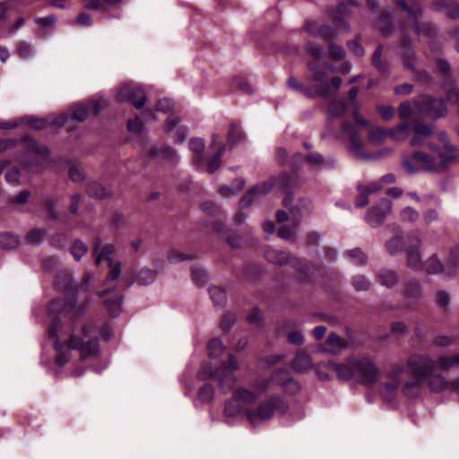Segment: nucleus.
Here are the masks:
<instances>
[{
  "label": "nucleus",
  "instance_id": "obj_49",
  "mask_svg": "<svg viewBox=\"0 0 459 459\" xmlns=\"http://www.w3.org/2000/svg\"><path fill=\"white\" fill-rule=\"evenodd\" d=\"M207 349L211 358H216L222 354L224 351V347L221 341L216 338L209 342Z\"/></svg>",
  "mask_w": 459,
  "mask_h": 459
},
{
  "label": "nucleus",
  "instance_id": "obj_56",
  "mask_svg": "<svg viewBox=\"0 0 459 459\" xmlns=\"http://www.w3.org/2000/svg\"><path fill=\"white\" fill-rule=\"evenodd\" d=\"M421 292L420 284L416 281H410L406 284L405 295L408 298H418Z\"/></svg>",
  "mask_w": 459,
  "mask_h": 459
},
{
  "label": "nucleus",
  "instance_id": "obj_45",
  "mask_svg": "<svg viewBox=\"0 0 459 459\" xmlns=\"http://www.w3.org/2000/svg\"><path fill=\"white\" fill-rule=\"evenodd\" d=\"M432 108L429 110V115L433 118H438L445 117L447 113V109L445 101L441 99H436L435 104H432Z\"/></svg>",
  "mask_w": 459,
  "mask_h": 459
},
{
  "label": "nucleus",
  "instance_id": "obj_23",
  "mask_svg": "<svg viewBox=\"0 0 459 459\" xmlns=\"http://www.w3.org/2000/svg\"><path fill=\"white\" fill-rule=\"evenodd\" d=\"M326 368L333 373L337 378L344 381L354 380V361L353 356L350 357L343 362L336 363L329 361Z\"/></svg>",
  "mask_w": 459,
  "mask_h": 459
},
{
  "label": "nucleus",
  "instance_id": "obj_39",
  "mask_svg": "<svg viewBox=\"0 0 459 459\" xmlns=\"http://www.w3.org/2000/svg\"><path fill=\"white\" fill-rule=\"evenodd\" d=\"M209 292H210V296H211V299H212L214 306H216V307H223L224 306V304L226 302L227 295H226V291L223 288L214 286V287L210 288Z\"/></svg>",
  "mask_w": 459,
  "mask_h": 459
},
{
  "label": "nucleus",
  "instance_id": "obj_3",
  "mask_svg": "<svg viewBox=\"0 0 459 459\" xmlns=\"http://www.w3.org/2000/svg\"><path fill=\"white\" fill-rule=\"evenodd\" d=\"M407 367L414 380L406 382L403 392L408 397H415L420 394L422 383L437 369V359L426 354H413L408 359Z\"/></svg>",
  "mask_w": 459,
  "mask_h": 459
},
{
  "label": "nucleus",
  "instance_id": "obj_6",
  "mask_svg": "<svg viewBox=\"0 0 459 459\" xmlns=\"http://www.w3.org/2000/svg\"><path fill=\"white\" fill-rule=\"evenodd\" d=\"M107 105L108 100L103 98L79 103L75 105L71 111L65 112L58 116L59 121H63V119L65 120L64 124H60V127L67 126L68 130L71 131L75 122L81 123L85 121L91 113L97 116Z\"/></svg>",
  "mask_w": 459,
  "mask_h": 459
},
{
  "label": "nucleus",
  "instance_id": "obj_58",
  "mask_svg": "<svg viewBox=\"0 0 459 459\" xmlns=\"http://www.w3.org/2000/svg\"><path fill=\"white\" fill-rule=\"evenodd\" d=\"M328 52L330 57L334 61H341L345 57V51L343 48L333 43L328 46Z\"/></svg>",
  "mask_w": 459,
  "mask_h": 459
},
{
  "label": "nucleus",
  "instance_id": "obj_54",
  "mask_svg": "<svg viewBox=\"0 0 459 459\" xmlns=\"http://www.w3.org/2000/svg\"><path fill=\"white\" fill-rule=\"evenodd\" d=\"M359 195L357 196L355 200V206L357 208H363L368 204V196L370 194L368 193V188H366L364 186H359Z\"/></svg>",
  "mask_w": 459,
  "mask_h": 459
},
{
  "label": "nucleus",
  "instance_id": "obj_30",
  "mask_svg": "<svg viewBox=\"0 0 459 459\" xmlns=\"http://www.w3.org/2000/svg\"><path fill=\"white\" fill-rule=\"evenodd\" d=\"M189 150L195 155L194 158V163L198 165L204 160V150L205 147V142L204 139L195 137L190 139L188 143Z\"/></svg>",
  "mask_w": 459,
  "mask_h": 459
},
{
  "label": "nucleus",
  "instance_id": "obj_63",
  "mask_svg": "<svg viewBox=\"0 0 459 459\" xmlns=\"http://www.w3.org/2000/svg\"><path fill=\"white\" fill-rule=\"evenodd\" d=\"M306 52L314 57H320L323 55V47L314 42H307L305 47Z\"/></svg>",
  "mask_w": 459,
  "mask_h": 459
},
{
  "label": "nucleus",
  "instance_id": "obj_29",
  "mask_svg": "<svg viewBox=\"0 0 459 459\" xmlns=\"http://www.w3.org/2000/svg\"><path fill=\"white\" fill-rule=\"evenodd\" d=\"M27 123H29L35 129H43L48 126H58L60 127V124H64L65 120L59 121L58 116H50L45 118H38L35 117H29L26 118Z\"/></svg>",
  "mask_w": 459,
  "mask_h": 459
},
{
  "label": "nucleus",
  "instance_id": "obj_24",
  "mask_svg": "<svg viewBox=\"0 0 459 459\" xmlns=\"http://www.w3.org/2000/svg\"><path fill=\"white\" fill-rule=\"evenodd\" d=\"M396 3L407 13L408 20L410 21L413 30L418 35L423 33L425 29H429L427 25H423V29H420L417 24L418 19L421 13V9L419 4L413 1H411L410 4H408L405 0H397Z\"/></svg>",
  "mask_w": 459,
  "mask_h": 459
},
{
  "label": "nucleus",
  "instance_id": "obj_41",
  "mask_svg": "<svg viewBox=\"0 0 459 459\" xmlns=\"http://www.w3.org/2000/svg\"><path fill=\"white\" fill-rule=\"evenodd\" d=\"M19 245V238L12 233L0 234V248L1 249H13Z\"/></svg>",
  "mask_w": 459,
  "mask_h": 459
},
{
  "label": "nucleus",
  "instance_id": "obj_38",
  "mask_svg": "<svg viewBox=\"0 0 459 459\" xmlns=\"http://www.w3.org/2000/svg\"><path fill=\"white\" fill-rule=\"evenodd\" d=\"M456 367L455 353L442 355L437 359V369L448 371Z\"/></svg>",
  "mask_w": 459,
  "mask_h": 459
},
{
  "label": "nucleus",
  "instance_id": "obj_27",
  "mask_svg": "<svg viewBox=\"0 0 459 459\" xmlns=\"http://www.w3.org/2000/svg\"><path fill=\"white\" fill-rule=\"evenodd\" d=\"M178 122L179 117H169L164 126V131L175 138L177 143H181L186 137L187 130L184 126H178Z\"/></svg>",
  "mask_w": 459,
  "mask_h": 459
},
{
  "label": "nucleus",
  "instance_id": "obj_28",
  "mask_svg": "<svg viewBox=\"0 0 459 459\" xmlns=\"http://www.w3.org/2000/svg\"><path fill=\"white\" fill-rule=\"evenodd\" d=\"M306 30L313 37H319L324 39L325 41H332L336 39L337 34L328 25L318 26L315 22H307L306 25Z\"/></svg>",
  "mask_w": 459,
  "mask_h": 459
},
{
  "label": "nucleus",
  "instance_id": "obj_47",
  "mask_svg": "<svg viewBox=\"0 0 459 459\" xmlns=\"http://www.w3.org/2000/svg\"><path fill=\"white\" fill-rule=\"evenodd\" d=\"M127 129L131 134L141 136L143 129L142 117L136 115L134 118L130 119L127 122Z\"/></svg>",
  "mask_w": 459,
  "mask_h": 459
},
{
  "label": "nucleus",
  "instance_id": "obj_42",
  "mask_svg": "<svg viewBox=\"0 0 459 459\" xmlns=\"http://www.w3.org/2000/svg\"><path fill=\"white\" fill-rule=\"evenodd\" d=\"M400 219L404 223H415L420 219V213L414 208L407 206L401 211Z\"/></svg>",
  "mask_w": 459,
  "mask_h": 459
},
{
  "label": "nucleus",
  "instance_id": "obj_9",
  "mask_svg": "<svg viewBox=\"0 0 459 459\" xmlns=\"http://www.w3.org/2000/svg\"><path fill=\"white\" fill-rule=\"evenodd\" d=\"M354 121L355 125L351 124V122H344L342 126V131L349 135L351 150L352 153L356 157L364 160H373L377 157H380L383 152H377V154H366L363 152V142L358 136L359 132L357 126L367 127L368 123L361 116H359L357 111L354 112Z\"/></svg>",
  "mask_w": 459,
  "mask_h": 459
},
{
  "label": "nucleus",
  "instance_id": "obj_13",
  "mask_svg": "<svg viewBox=\"0 0 459 459\" xmlns=\"http://www.w3.org/2000/svg\"><path fill=\"white\" fill-rule=\"evenodd\" d=\"M423 268L429 274L445 273L446 275H451L455 269L459 268V247L452 249L445 265L440 263L436 255H433L425 262Z\"/></svg>",
  "mask_w": 459,
  "mask_h": 459
},
{
  "label": "nucleus",
  "instance_id": "obj_36",
  "mask_svg": "<svg viewBox=\"0 0 459 459\" xmlns=\"http://www.w3.org/2000/svg\"><path fill=\"white\" fill-rule=\"evenodd\" d=\"M89 195L91 196L103 199L109 196L112 193L111 189L108 186H103L101 183L94 182L92 183L88 189Z\"/></svg>",
  "mask_w": 459,
  "mask_h": 459
},
{
  "label": "nucleus",
  "instance_id": "obj_7",
  "mask_svg": "<svg viewBox=\"0 0 459 459\" xmlns=\"http://www.w3.org/2000/svg\"><path fill=\"white\" fill-rule=\"evenodd\" d=\"M312 211L311 202L307 199L299 200V204L295 207L290 208V215L283 211H278L276 219L278 223L287 221L278 230V236L282 239H288L291 237L292 229L299 224V217L302 214H308Z\"/></svg>",
  "mask_w": 459,
  "mask_h": 459
},
{
  "label": "nucleus",
  "instance_id": "obj_50",
  "mask_svg": "<svg viewBox=\"0 0 459 459\" xmlns=\"http://www.w3.org/2000/svg\"><path fill=\"white\" fill-rule=\"evenodd\" d=\"M391 16L384 13L378 19V29L384 36L388 35L392 30Z\"/></svg>",
  "mask_w": 459,
  "mask_h": 459
},
{
  "label": "nucleus",
  "instance_id": "obj_26",
  "mask_svg": "<svg viewBox=\"0 0 459 459\" xmlns=\"http://www.w3.org/2000/svg\"><path fill=\"white\" fill-rule=\"evenodd\" d=\"M115 289H107L99 293L100 298L105 299V306L112 317H116L121 311V296L114 291Z\"/></svg>",
  "mask_w": 459,
  "mask_h": 459
},
{
  "label": "nucleus",
  "instance_id": "obj_43",
  "mask_svg": "<svg viewBox=\"0 0 459 459\" xmlns=\"http://www.w3.org/2000/svg\"><path fill=\"white\" fill-rule=\"evenodd\" d=\"M347 110L346 104L342 100H333L329 104L328 112L331 117H342Z\"/></svg>",
  "mask_w": 459,
  "mask_h": 459
},
{
  "label": "nucleus",
  "instance_id": "obj_59",
  "mask_svg": "<svg viewBox=\"0 0 459 459\" xmlns=\"http://www.w3.org/2000/svg\"><path fill=\"white\" fill-rule=\"evenodd\" d=\"M192 278L196 285L202 286L207 279V274L204 269L195 267L192 269Z\"/></svg>",
  "mask_w": 459,
  "mask_h": 459
},
{
  "label": "nucleus",
  "instance_id": "obj_35",
  "mask_svg": "<svg viewBox=\"0 0 459 459\" xmlns=\"http://www.w3.org/2000/svg\"><path fill=\"white\" fill-rule=\"evenodd\" d=\"M266 259L274 264L283 265L290 260L289 255L281 250L270 249L265 254Z\"/></svg>",
  "mask_w": 459,
  "mask_h": 459
},
{
  "label": "nucleus",
  "instance_id": "obj_32",
  "mask_svg": "<svg viewBox=\"0 0 459 459\" xmlns=\"http://www.w3.org/2000/svg\"><path fill=\"white\" fill-rule=\"evenodd\" d=\"M326 344L329 347V351L333 354H337L345 350L348 346L346 340L341 338L334 333L328 335Z\"/></svg>",
  "mask_w": 459,
  "mask_h": 459
},
{
  "label": "nucleus",
  "instance_id": "obj_15",
  "mask_svg": "<svg viewBox=\"0 0 459 459\" xmlns=\"http://www.w3.org/2000/svg\"><path fill=\"white\" fill-rule=\"evenodd\" d=\"M115 252V247L111 244L102 246L100 240H96L94 244V255L97 264H100L103 261H108L110 267L108 281L117 280L121 273V264H114L111 255Z\"/></svg>",
  "mask_w": 459,
  "mask_h": 459
},
{
  "label": "nucleus",
  "instance_id": "obj_1",
  "mask_svg": "<svg viewBox=\"0 0 459 459\" xmlns=\"http://www.w3.org/2000/svg\"><path fill=\"white\" fill-rule=\"evenodd\" d=\"M91 281V277L87 276L83 282L74 285L70 276L58 277L56 286L59 290L67 294L71 293V298L57 299L49 305V316L51 317L48 340L51 341L53 347L57 352L56 363L58 367H63L70 359L71 349L77 350L82 359L93 357L99 352L98 336L108 340L111 336L110 330L108 325H104L99 329L93 322H88L82 325L80 330L74 329L69 342L65 338L63 325L61 318H68L69 320H76L82 317L88 308V304H78L74 297L75 293L80 290L88 289Z\"/></svg>",
  "mask_w": 459,
  "mask_h": 459
},
{
  "label": "nucleus",
  "instance_id": "obj_17",
  "mask_svg": "<svg viewBox=\"0 0 459 459\" xmlns=\"http://www.w3.org/2000/svg\"><path fill=\"white\" fill-rule=\"evenodd\" d=\"M210 151L212 152V156L197 165V169L212 174L221 167V158L225 152V146L221 141L218 134L212 135V142L210 145Z\"/></svg>",
  "mask_w": 459,
  "mask_h": 459
},
{
  "label": "nucleus",
  "instance_id": "obj_55",
  "mask_svg": "<svg viewBox=\"0 0 459 459\" xmlns=\"http://www.w3.org/2000/svg\"><path fill=\"white\" fill-rule=\"evenodd\" d=\"M21 172L18 168L11 166L8 168L5 173V180L11 185L17 186L20 184Z\"/></svg>",
  "mask_w": 459,
  "mask_h": 459
},
{
  "label": "nucleus",
  "instance_id": "obj_19",
  "mask_svg": "<svg viewBox=\"0 0 459 459\" xmlns=\"http://www.w3.org/2000/svg\"><path fill=\"white\" fill-rule=\"evenodd\" d=\"M391 202L383 198L377 205H374L366 214L365 221L371 228L379 227L385 217L391 212Z\"/></svg>",
  "mask_w": 459,
  "mask_h": 459
},
{
  "label": "nucleus",
  "instance_id": "obj_33",
  "mask_svg": "<svg viewBox=\"0 0 459 459\" xmlns=\"http://www.w3.org/2000/svg\"><path fill=\"white\" fill-rule=\"evenodd\" d=\"M377 279L379 282L386 287L393 288L399 281V277L394 271L383 269L377 273Z\"/></svg>",
  "mask_w": 459,
  "mask_h": 459
},
{
  "label": "nucleus",
  "instance_id": "obj_46",
  "mask_svg": "<svg viewBox=\"0 0 459 459\" xmlns=\"http://www.w3.org/2000/svg\"><path fill=\"white\" fill-rule=\"evenodd\" d=\"M18 54L23 59H30L35 56L36 49L30 43L22 41L18 44Z\"/></svg>",
  "mask_w": 459,
  "mask_h": 459
},
{
  "label": "nucleus",
  "instance_id": "obj_22",
  "mask_svg": "<svg viewBox=\"0 0 459 459\" xmlns=\"http://www.w3.org/2000/svg\"><path fill=\"white\" fill-rule=\"evenodd\" d=\"M22 145L28 149V155L30 156V159L32 160V161H30L26 157L21 159V162L28 168H34L39 165L35 159L36 155H39L42 158H47L50 153L48 147L39 146L33 139L30 138H24L22 140Z\"/></svg>",
  "mask_w": 459,
  "mask_h": 459
},
{
  "label": "nucleus",
  "instance_id": "obj_61",
  "mask_svg": "<svg viewBox=\"0 0 459 459\" xmlns=\"http://www.w3.org/2000/svg\"><path fill=\"white\" fill-rule=\"evenodd\" d=\"M68 176L74 182H80L84 179V172L77 165H71L68 170Z\"/></svg>",
  "mask_w": 459,
  "mask_h": 459
},
{
  "label": "nucleus",
  "instance_id": "obj_53",
  "mask_svg": "<svg viewBox=\"0 0 459 459\" xmlns=\"http://www.w3.org/2000/svg\"><path fill=\"white\" fill-rule=\"evenodd\" d=\"M245 186V181L242 178H237L234 181V187L223 186L221 188V193L225 196H230L237 195Z\"/></svg>",
  "mask_w": 459,
  "mask_h": 459
},
{
  "label": "nucleus",
  "instance_id": "obj_48",
  "mask_svg": "<svg viewBox=\"0 0 459 459\" xmlns=\"http://www.w3.org/2000/svg\"><path fill=\"white\" fill-rule=\"evenodd\" d=\"M154 107L156 114L162 113L164 115H169L173 111L174 104L173 101L169 99H160L155 103Z\"/></svg>",
  "mask_w": 459,
  "mask_h": 459
},
{
  "label": "nucleus",
  "instance_id": "obj_12",
  "mask_svg": "<svg viewBox=\"0 0 459 459\" xmlns=\"http://www.w3.org/2000/svg\"><path fill=\"white\" fill-rule=\"evenodd\" d=\"M269 385V380H263L255 385L252 390L244 386H238L236 388L234 398L232 399L238 403L242 411L251 409L250 406L255 403L259 396L267 391Z\"/></svg>",
  "mask_w": 459,
  "mask_h": 459
},
{
  "label": "nucleus",
  "instance_id": "obj_5",
  "mask_svg": "<svg viewBox=\"0 0 459 459\" xmlns=\"http://www.w3.org/2000/svg\"><path fill=\"white\" fill-rule=\"evenodd\" d=\"M239 368L238 360L234 355H229L228 363H223L218 369H212L204 365L198 374L201 380H217L220 390L226 394L232 390L237 382L235 372Z\"/></svg>",
  "mask_w": 459,
  "mask_h": 459
},
{
  "label": "nucleus",
  "instance_id": "obj_18",
  "mask_svg": "<svg viewBox=\"0 0 459 459\" xmlns=\"http://www.w3.org/2000/svg\"><path fill=\"white\" fill-rule=\"evenodd\" d=\"M117 98L120 101L131 100L138 109L143 108V90L140 85L132 82L122 85Z\"/></svg>",
  "mask_w": 459,
  "mask_h": 459
},
{
  "label": "nucleus",
  "instance_id": "obj_2",
  "mask_svg": "<svg viewBox=\"0 0 459 459\" xmlns=\"http://www.w3.org/2000/svg\"><path fill=\"white\" fill-rule=\"evenodd\" d=\"M289 408L288 403L280 395H272L258 403L255 409L241 410L238 403L233 399L226 402L223 415L227 423L242 415L252 427H257L276 414H283Z\"/></svg>",
  "mask_w": 459,
  "mask_h": 459
},
{
  "label": "nucleus",
  "instance_id": "obj_60",
  "mask_svg": "<svg viewBox=\"0 0 459 459\" xmlns=\"http://www.w3.org/2000/svg\"><path fill=\"white\" fill-rule=\"evenodd\" d=\"M190 258L191 256L189 255L176 249L172 250L168 255V259L171 264H176L181 261L188 260Z\"/></svg>",
  "mask_w": 459,
  "mask_h": 459
},
{
  "label": "nucleus",
  "instance_id": "obj_57",
  "mask_svg": "<svg viewBox=\"0 0 459 459\" xmlns=\"http://www.w3.org/2000/svg\"><path fill=\"white\" fill-rule=\"evenodd\" d=\"M413 132L417 135L429 136L433 134L432 125L424 124L422 122H416L413 125Z\"/></svg>",
  "mask_w": 459,
  "mask_h": 459
},
{
  "label": "nucleus",
  "instance_id": "obj_31",
  "mask_svg": "<svg viewBox=\"0 0 459 459\" xmlns=\"http://www.w3.org/2000/svg\"><path fill=\"white\" fill-rule=\"evenodd\" d=\"M427 379L431 392L439 393L449 387V382L440 374L431 373Z\"/></svg>",
  "mask_w": 459,
  "mask_h": 459
},
{
  "label": "nucleus",
  "instance_id": "obj_10",
  "mask_svg": "<svg viewBox=\"0 0 459 459\" xmlns=\"http://www.w3.org/2000/svg\"><path fill=\"white\" fill-rule=\"evenodd\" d=\"M354 380L365 385H373L379 378V368L368 355L353 356Z\"/></svg>",
  "mask_w": 459,
  "mask_h": 459
},
{
  "label": "nucleus",
  "instance_id": "obj_8",
  "mask_svg": "<svg viewBox=\"0 0 459 459\" xmlns=\"http://www.w3.org/2000/svg\"><path fill=\"white\" fill-rule=\"evenodd\" d=\"M290 186V178L282 173L278 178H272L268 182H263L255 186L248 193L243 196L239 201V205L242 209L249 206L253 202L261 199L267 195L273 187L278 190H284Z\"/></svg>",
  "mask_w": 459,
  "mask_h": 459
},
{
  "label": "nucleus",
  "instance_id": "obj_64",
  "mask_svg": "<svg viewBox=\"0 0 459 459\" xmlns=\"http://www.w3.org/2000/svg\"><path fill=\"white\" fill-rule=\"evenodd\" d=\"M369 284L368 280L365 276L358 275L353 278V286L359 291L368 290Z\"/></svg>",
  "mask_w": 459,
  "mask_h": 459
},
{
  "label": "nucleus",
  "instance_id": "obj_14",
  "mask_svg": "<svg viewBox=\"0 0 459 459\" xmlns=\"http://www.w3.org/2000/svg\"><path fill=\"white\" fill-rule=\"evenodd\" d=\"M407 246H406V263L408 267L415 271L423 269V263L421 261V255L420 252V247L421 244V237L420 230H413L407 236Z\"/></svg>",
  "mask_w": 459,
  "mask_h": 459
},
{
  "label": "nucleus",
  "instance_id": "obj_20",
  "mask_svg": "<svg viewBox=\"0 0 459 459\" xmlns=\"http://www.w3.org/2000/svg\"><path fill=\"white\" fill-rule=\"evenodd\" d=\"M404 372V367L402 365H394L392 367L388 373V377L391 382L385 383L381 391L385 399L392 400L394 397Z\"/></svg>",
  "mask_w": 459,
  "mask_h": 459
},
{
  "label": "nucleus",
  "instance_id": "obj_16",
  "mask_svg": "<svg viewBox=\"0 0 459 459\" xmlns=\"http://www.w3.org/2000/svg\"><path fill=\"white\" fill-rule=\"evenodd\" d=\"M410 126L408 123H403L397 127L385 131L379 127H371L368 132V141L373 144H381L390 136L395 141L404 140L409 133Z\"/></svg>",
  "mask_w": 459,
  "mask_h": 459
},
{
  "label": "nucleus",
  "instance_id": "obj_62",
  "mask_svg": "<svg viewBox=\"0 0 459 459\" xmlns=\"http://www.w3.org/2000/svg\"><path fill=\"white\" fill-rule=\"evenodd\" d=\"M347 255L353 258L358 264H365L367 263V256L359 248L348 250Z\"/></svg>",
  "mask_w": 459,
  "mask_h": 459
},
{
  "label": "nucleus",
  "instance_id": "obj_11",
  "mask_svg": "<svg viewBox=\"0 0 459 459\" xmlns=\"http://www.w3.org/2000/svg\"><path fill=\"white\" fill-rule=\"evenodd\" d=\"M308 69L313 74V80L317 82L307 88L306 95L308 97L322 96L326 97L329 95V80L326 69L318 61H312L308 63Z\"/></svg>",
  "mask_w": 459,
  "mask_h": 459
},
{
  "label": "nucleus",
  "instance_id": "obj_34",
  "mask_svg": "<svg viewBox=\"0 0 459 459\" xmlns=\"http://www.w3.org/2000/svg\"><path fill=\"white\" fill-rule=\"evenodd\" d=\"M292 368L300 373L307 372L312 368L310 357L304 352L299 353L292 361Z\"/></svg>",
  "mask_w": 459,
  "mask_h": 459
},
{
  "label": "nucleus",
  "instance_id": "obj_25",
  "mask_svg": "<svg viewBox=\"0 0 459 459\" xmlns=\"http://www.w3.org/2000/svg\"><path fill=\"white\" fill-rule=\"evenodd\" d=\"M389 228L394 236L385 242V247L389 255H394L405 250L407 244L405 245L403 241V230L400 226L394 224L389 226Z\"/></svg>",
  "mask_w": 459,
  "mask_h": 459
},
{
  "label": "nucleus",
  "instance_id": "obj_44",
  "mask_svg": "<svg viewBox=\"0 0 459 459\" xmlns=\"http://www.w3.org/2000/svg\"><path fill=\"white\" fill-rule=\"evenodd\" d=\"M155 154H157V156H159L160 158L171 163L177 162L179 159L177 151L169 146L159 149L158 152H155Z\"/></svg>",
  "mask_w": 459,
  "mask_h": 459
},
{
  "label": "nucleus",
  "instance_id": "obj_37",
  "mask_svg": "<svg viewBox=\"0 0 459 459\" xmlns=\"http://www.w3.org/2000/svg\"><path fill=\"white\" fill-rule=\"evenodd\" d=\"M383 54V47L381 45L377 46L376 48L373 56H372V64L379 71L380 73L385 74L388 72L389 65L387 62L382 60Z\"/></svg>",
  "mask_w": 459,
  "mask_h": 459
},
{
  "label": "nucleus",
  "instance_id": "obj_52",
  "mask_svg": "<svg viewBox=\"0 0 459 459\" xmlns=\"http://www.w3.org/2000/svg\"><path fill=\"white\" fill-rule=\"evenodd\" d=\"M214 394V388L210 384H205L198 391V399L203 403L212 401Z\"/></svg>",
  "mask_w": 459,
  "mask_h": 459
},
{
  "label": "nucleus",
  "instance_id": "obj_4",
  "mask_svg": "<svg viewBox=\"0 0 459 459\" xmlns=\"http://www.w3.org/2000/svg\"><path fill=\"white\" fill-rule=\"evenodd\" d=\"M451 163L442 156L434 157L423 152H413L403 158V166L409 174H416L421 171L437 173L446 170Z\"/></svg>",
  "mask_w": 459,
  "mask_h": 459
},
{
  "label": "nucleus",
  "instance_id": "obj_40",
  "mask_svg": "<svg viewBox=\"0 0 459 459\" xmlns=\"http://www.w3.org/2000/svg\"><path fill=\"white\" fill-rule=\"evenodd\" d=\"M435 100L436 99L423 95L415 100L414 105L420 113L429 115V110L432 108V104H435Z\"/></svg>",
  "mask_w": 459,
  "mask_h": 459
},
{
  "label": "nucleus",
  "instance_id": "obj_51",
  "mask_svg": "<svg viewBox=\"0 0 459 459\" xmlns=\"http://www.w3.org/2000/svg\"><path fill=\"white\" fill-rule=\"evenodd\" d=\"M88 251L87 246L81 240H76L71 247V254L79 261Z\"/></svg>",
  "mask_w": 459,
  "mask_h": 459
},
{
  "label": "nucleus",
  "instance_id": "obj_21",
  "mask_svg": "<svg viewBox=\"0 0 459 459\" xmlns=\"http://www.w3.org/2000/svg\"><path fill=\"white\" fill-rule=\"evenodd\" d=\"M437 139L442 144V148L430 143L428 144L429 149L437 156H442L451 162L455 161L457 159V149L450 143L447 134L446 132H439Z\"/></svg>",
  "mask_w": 459,
  "mask_h": 459
}]
</instances>
